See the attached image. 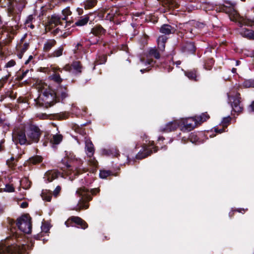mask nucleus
Here are the masks:
<instances>
[{
  "label": "nucleus",
  "mask_w": 254,
  "mask_h": 254,
  "mask_svg": "<svg viewBox=\"0 0 254 254\" xmlns=\"http://www.w3.org/2000/svg\"><path fill=\"white\" fill-rule=\"evenodd\" d=\"M36 88L41 92L39 96L34 100L37 107L47 108L56 103L57 99L59 101L60 98L63 99L67 95L66 87L61 86L55 92L48 85L41 81L37 84Z\"/></svg>",
  "instance_id": "obj_1"
},
{
  "label": "nucleus",
  "mask_w": 254,
  "mask_h": 254,
  "mask_svg": "<svg viewBox=\"0 0 254 254\" xmlns=\"http://www.w3.org/2000/svg\"><path fill=\"white\" fill-rule=\"evenodd\" d=\"M100 192L99 188L89 189L83 186L77 189L76 194L80 199L74 209L79 211L81 210L88 208L89 202L92 200L93 196L99 195Z\"/></svg>",
  "instance_id": "obj_2"
},
{
  "label": "nucleus",
  "mask_w": 254,
  "mask_h": 254,
  "mask_svg": "<svg viewBox=\"0 0 254 254\" xmlns=\"http://www.w3.org/2000/svg\"><path fill=\"white\" fill-rule=\"evenodd\" d=\"M223 12H225L231 20L238 22L240 26H254V18L252 19L247 17L241 16L235 8V3L228 0H223Z\"/></svg>",
  "instance_id": "obj_3"
},
{
  "label": "nucleus",
  "mask_w": 254,
  "mask_h": 254,
  "mask_svg": "<svg viewBox=\"0 0 254 254\" xmlns=\"http://www.w3.org/2000/svg\"><path fill=\"white\" fill-rule=\"evenodd\" d=\"M209 118V116L207 113H202L201 115L195 116L194 118L181 119L180 120L181 125L183 126L185 129L190 131L196 127L197 124H200Z\"/></svg>",
  "instance_id": "obj_4"
},
{
  "label": "nucleus",
  "mask_w": 254,
  "mask_h": 254,
  "mask_svg": "<svg viewBox=\"0 0 254 254\" xmlns=\"http://www.w3.org/2000/svg\"><path fill=\"white\" fill-rule=\"evenodd\" d=\"M229 104L231 106L232 112L240 113L243 110L241 103L240 94L235 90H232L227 93Z\"/></svg>",
  "instance_id": "obj_5"
},
{
  "label": "nucleus",
  "mask_w": 254,
  "mask_h": 254,
  "mask_svg": "<svg viewBox=\"0 0 254 254\" xmlns=\"http://www.w3.org/2000/svg\"><path fill=\"white\" fill-rule=\"evenodd\" d=\"M16 225L22 232L30 234L32 231V219L29 214H24L17 218Z\"/></svg>",
  "instance_id": "obj_6"
},
{
  "label": "nucleus",
  "mask_w": 254,
  "mask_h": 254,
  "mask_svg": "<svg viewBox=\"0 0 254 254\" xmlns=\"http://www.w3.org/2000/svg\"><path fill=\"white\" fill-rule=\"evenodd\" d=\"M41 134L42 131L38 127L35 125L30 126L26 131L28 144L37 143L40 139Z\"/></svg>",
  "instance_id": "obj_7"
},
{
  "label": "nucleus",
  "mask_w": 254,
  "mask_h": 254,
  "mask_svg": "<svg viewBox=\"0 0 254 254\" xmlns=\"http://www.w3.org/2000/svg\"><path fill=\"white\" fill-rule=\"evenodd\" d=\"M73 223L76 225L77 227L83 229H86L88 226V224L84 220L78 216H71L65 222V225L67 227L74 226Z\"/></svg>",
  "instance_id": "obj_8"
},
{
  "label": "nucleus",
  "mask_w": 254,
  "mask_h": 254,
  "mask_svg": "<svg viewBox=\"0 0 254 254\" xmlns=\"http://www.w3.org/2000/svg\"><path fill=\"white\" fill-rule=\"evenodd\" d=\"M13 139L21 145L28 144L27 136L22 128H17L13 133Z\"/></svg>",
  "instance_id": "obj_9"
},
{
  "label": "nucleus",
  "mask_w": 254,
  "mask_h": 254,
  "mask_svg": "<svg viewBox=\"0 0 254 254\" xmlns=\"http://www.w3.org/2000/svg\"><path fill=\"white\" fill-rule=\"evenodd\" d=\"M72 160L62 159L58 167L64 171H72L74 169L71 164Z\"/></svg>",
  "instance_id": "obj_10"
},
{
  "label": "nucleus",
  "mask_w": 254,
  "mask_h": 254,
  "mask_svg": "<svg viewBox=\"0 0 254 254\" xmlns=\"http://www.w3.org/2000/svg\"><path fill=\"white\" fill-rule=\"evenodd\" d=\"M59 24H62V22L60 21V18L56 16H52L46 26V29L51 30Z\"/></svg>",
  "instance_id": "obj_11"
},
{
  "label": "nucleus",
  "mask_w": 254,
  "mask_h": 254,
  "mask_svg": "<svg viewBox=\"0 0 254 254\" xmlns=\"http://www.w3.org/2000/svg\"><path fill=\"white\" fill-rule=\"evenodd\" d=\"M181 125L180 120H175L173 122H171L166 125L165 128H163V131L169 132L175 130Z\"/></svg>",
  "instance_id": "obj_12"
},
{
  "label": "nucleus",
  "mask_w": 254,
  "mask_h": 254,
  "mask_svg": "<svg viewBox=\"0 0 254 254\" xmlns=\"http://www.w3.org/2000/svg\"><path fill=\"white\" fill-rule=\"evenodd\" d=\"M85 151L87 157L91 158L93 156L95 149L94 145L91 140L86 139L85 140Z\"/></svg>",
  "instance_id": "obj_13"
},
{
  "label": "nucleus",
  "mask_w": 254,
  "mask_h": 254,
  "mask_svg": "<svg viewBox=\"0 0 254 254\" xmlns=\"http://www.w3.org/2000/svg\"><path fill=\"white\" fill-rule=\"evenodd\" d=\"M58 70L61 72H62V70L59 68L52 67V71L53 72V73L52 74H51L50 77L52 80L57 82V83H61L62 82L63 79L61 77L60 74L57 73Z\"/></svg>",
  "instance_id": "obj_14"
},
{
  "label": "nucleus",
  "mask_w": 254,
  "mask_h": 254,
  "mask_svg": "<svg viewBox=\"0 0 254 254\" xmlns=\"http://www.w3.org/2000/svg\"><path fill=\"white\" fill-rule=\"evenodd\" d=\"M61 173L57 170L48 171L46 173L47 180L48 182H51L55 179H57Z\"/></svg>",
  "instance_id": "obj_15"
},
{
  "label": "nucleus",
  "mask_w": 254,
  "mask_h": 254,
  "mask_svg": "<svg viewBox=\"0 0 254 254\" xmlns=\"http://www.w3.org/2000/svg\"><path fill=\"white\" fill-rule=\"evenodd\" d=\"M175 30L174 27L168 24H164L160 28V32L166 35L174 33Z\"/></svg>",
  "instance_id": "obj_16"
},
{
  "label": "nucleus",
  "mask_w": 254,
  "mask_h": 254,
  "mask_svg": "<svg viewBox=\"0 0 254 254\" xmlns=\"http://www.w3.org/2000/svg\"><path fill=\"white\" fill-rule=\"evenodd\" d=\"M240 34L246 38L254 39V31L247 28H241L240 30Z\"/></svg>",
  "instance_id": "obj_17"
},
{
  "label": "nucleus",
  "mask_w": 254,
  "mask_h": 254,
  "mask_svg": "<svg viewBox=\"0 0 254 254\" xmlns=\"http://www.w3.org/2000/svg\"><path fill=\"white\" fill-rule=\"evenodd\" d=\"M88 164L89 166V171L93 174H95L98 168L97 160H88Z\"/></svg>",
  "instance_id": "obj_18"
},
{
  "label": "nucleus",
  "mask_w": 254,
  "mask_h": 254,
  "mask_svg": "<svg viewBox=\"0 0 254 254\" xmlns=\"http://www.w3.org/2000/svg\"><path fill=\"white\" fill-rule=\"evenodd\" d=\"M57 42L54 39H49L44 44L43 50L45 52L49 51L52 47L55 46Z\"/></svg>",
  "instance_id": "obj_19"
},
{
  "label": "nucleus",
  "mask_w": 254,
  "mask_h": 254,
  "mask_svg": "<svg viewBox=\"0 0 254 254\" xmlns=\"http://www.w3.org/2000/svg\"><path fill=\"white\" fill-rule=\"evenodd\" d=\"M111 176H117L118 174L117 173H113L112 171L110 170H100L99 173V177L101 179H106L108 177Z\"/></svg>",
  "instance_id": "obj_20"
},
{
  "label": "nucleus",
  "mask_w": 254,
  "mask_h": 254,
  "mask_svg": "<svg viewBox=\"0 0 254 254\" xmlns=\"http://www.w3.org/2000/svg\"><path fill=\"white\" fill-rule=\"evenodd\" d=\"M52 191L50 190H43L41 193V196L43 200L50 202L51 200Z\"/></svg>",
  "instance_id": "obj_21"
},
{
  "label": "nucleus",
  "mask_w": 254,
  "mask_h": 254,
  "mask_svg": "<svg viewBox=\"0 0 254 254\" xmlns=\"http://www.w3.org/2000/svg\"><path fill=\"white\" fill-rule=\"evenodd\" d=\"M91 32L96 36H99L104 34L105 30L100 25H97L92 29Z\"/></svg>",
  "instance_id": "obj_22"
},
{
  "label": "nucleus",
  "mask_w": 254,
  "mask_h": 254,
  "mask_svg": "<svg viewBox=\"0 0 254 254\" xmlns=\"http://www.w3.org/2000/svg\"><path fill=\"white\" fill-rule=\"evenodd\" d=\"M167 40L165 36H160L158 38V47L161 50L163 51L165 48V44Z\"/></svg>",
  "instance_id": "obj_23"
},
{
  "label": "nucleus",
  "mask_w": 254,
  "mask_h": 254,
  "mask_svg": "<svg viewBox=\"0 0 254 254\" xmlns=\"http://www.w3.org/2000/svg\"><path fill=\"white\" fill-rule=\"evenodd\" d=\"M185 52H187L190 53H193L195 50V47L193 43H187L183 47Z\"/></svg>",
  "instance_id": "obj_24"
},
{
  "label": "nucleus",
  "mask_w": 254,
  "mask_h": 254,
  "mask_svg": "<svg viewBox=\"0 0 254 254\" xmlns=\"http://www.w3.org/2000/svg\"><path fill=\"white\" fill-rule=\"evenodd\" d=\"M242 86L246 88H254V79H245L242 83Z\"/></svg>",
  "instance_id": "obj_25"
},
{
  "label": "nucleus",
  "mask_w": 254,
  "mask_h": 254,
  "mask_svg": "<svg viewBox=\"0 0 254 254\" xmlns=\"http://www.w3.org/2000/svg\"><path fill=\"white\" fill-rule=\"evenodd\" d=\"M62 139L63 136L61 134H56L53 136L50 142L52 144H58L62 141Z\"/></svg>",
  "instance_id": "obj_26"
},
{
  "label": "nucleus",
  "mask_w": 254,
  "mask_h": 254,
  "mask_svg": "<svg viewBox=\"0 0 254 254\" xmlns=\"http://www.w3.org/2000/svg\"><path fill=\"white\" fill-rule=\"evenodd\" d=\"M89 20V17L87 16L81 18L78 20L75 23V25L76 26H81L86 24Z\"/></svg>",
  "instance_id": "obj_27"
},
{
  "label": "nucleus",
  "mask_w": 254,
  "mask_h": 254,
  "mask_svg": "<svg viewBox=\"0 0 254 254\" xmlns=\"http://www.w3.org/2000/svg\"><path fill=\"white\" fill-rule=\"evenodd\" d=\"M151 153L152 151H151L150 149H145L143 152L138 153L137 155V159H142L147 157Z\"/></svg>",
  "instance_id": "obj_28"
},
{
  "label": "nucleus",
  "mask_w": 254,
  "mask_h": 254,
  "mask_svg": "<svg viewBox=\"0 0 254 254\" xmlns=\"http://www.w3.org/2000/svg\"><path fill=\"white\" fill-rule=\"evenodd\" d=\"M107 61V56L105 55L99 56L98 58L96 59L95 61V64L96 65L103 64L105 63Z\"/></svg>",
  "instance_id": "obj_29"
},
{
  "label": "nucleus",
  "mask_w": 254,
  "mask_h": 254,
  "mask_svg": "<svg viewBox=\"0 0 254 254\" xmlns=\"http://www.w3.org/2000/svg\"><path fill=\"white\" fill-rule=\"evenodd\" d=\"M18 160H6V165L12 169H15L17 165V162Z\"/></svg>",
  "instance_id": "obj_30"
},
{
  "label": "nucleus",
  "mask_w": 254,
  "mask_h": 254,
  "mask_svg": "<svg viewBox=\"0 0 254 254\" xmlns=\"http://www.w3.org/2000/svg\"><path fill=\"white\" fill-rule=\"evenodd\" d=\"M21 183L23 185V188L24 189H28L31 187L32 182L28 180V178H25L21 181Z\"/></svg>",
  "instance_id": "obj_31"
},
{
  "label": "nucleus",
  "mask_w": 254,
  "mask_h": 254,
  "mask_svg": "<svg viewBox=\"0 0 254 254\" xmlns=\"http://www.w3.org/2000/svg\"><path fill=\"white\" fill-rule=\"evenodd\" d=\"M96 0H88L85 2L84 7L85 9H90L96 4Z\"/></svg>",
  "instance_id": "obj_32"
},
{
  "label": "nucleus",
  "mask_w": 254,
  "mask_h": 254,
  "mask_svg": "<svg viewBox=\"0 0 254 254\" xmlns=\"http://www.w3.org/2000/svg\"><path fill=\"white\" fill-rule=\"evenodd\" d=\"M186 76L188 77L190 79L194 80L196 81V74L195 71H188L185 72Z\"/></svg>",
  "instance_id": "obj_33"
},
{
  "label": "nucleus",
  "mask_w": 254,
  "mask_h": 254,
  "mask_svg": "<svg viewBox=\"0 0 254 254\" xmlns=\"http://www.w3.org/2000/svg\"><path fill=\"white\" fill-rule=\"evenodd\" d=\"M149 54L150 56L154 57L155 58L158 59L160 58V54L155 49H151L149 51Z\"/></svg>",
  "instance_id": "obj_34"
},
{
  "label": "nucleus",
  "mask_w": 254,
  "mask_h": 254,
  "mask_svg": "<svg viewBox=\"0 0 254 254\" xmlns=\"http://www.w3.org/2000/svg\"><path fill=\"white\" fill-rule=\"evenodd\" d=\"M63 52V48L62 47H60L57 50H56L51 55V57H59L62 55Z\"/></svg>",
  "instance_id": "obj_35"
},
{
  "label": "nucleus",
  "mask_w": 254,
  "mask_h": 254,
  "mask_svg": "<svg viewBox=\"0 0 254 254\" xmlns=\"http://www.w3.org/2000/svg\"><path fill=\"white\" fill-rule=\"evenodd\" d=\"M72 67L79 73L81 72V66L79 62H73L72 64Z\"/></svg>",
  "instance_id": "obj_36"
},
{
  "label": "nucleus",
  "mask_w": 254,
  "mask_h": 254,
  "mask_svg": "<svg viewBox=\"0 0 254 254\" xmlns=\"http://www.w3.org/2000/svg\"><path fill=\"white\" fill-rule=\"evenodd\" d=\"M29 47V44L28 43H24L23 46H21V48L19 49L20 51V53L18 55V57L20 59H21L22 57L23 53L27 50Z\"/></svg>",
  "instance_id": "obj_37"
},
{
  "label": "nucleus",
  "mask_w": 254,
  "mask_h": 254,
  "mask_svg": "<svg viewBox=\"0 0 254 254\" xmlns=\"http://www.w3.org/2000/svg\"><path fill=\"white\" fill-rule=\"evenodd\" d=\"M62 13L64 16V17L62 18L63 20H66L67 17L71 14V12L69 7H66L62 11Z\"/></svg>",
  "instance_id": "obj_38"
},
{
  "label": "nucleus",
  "mask_w": 254,
  "mask_h": 254,
  "mask_svg": "<svg viewBox=\"0 0 254 254\" xmlns=\"http://www.w3.org/2000/svg\"><path fill=\"white\" fill-rule=\"evenodd\" d=\"M231 121V118L229 116L223 118V132L226 131L225 127H227L230 124Z\"/></svg>",
  "instance_id": "obj_39"
},
{
  "label": "nucleus",
  "mask_w": 254,
  "mask_h": 254,
  "mask_svg": "<svg viewBox=\"0 0 254 254\" xmlns=\"http://www.w3.org/2000/svg\"><path fill=\"white\" fill-rule=\"evenodd\" d=\"M50 230V227L47 224H43L41 226V233H47Z\"/></svg>",
  "instance_id": "obj_40"
},
{
  "label": "nucleus",
  "mask_w": 254,
  "mask_h": 254,
  "mask_svg": "<svg viewBox=\"0 0 254 254\" xmlns=\"http://www.w3.org/2000/svg\"><path fill=\"white\" fill-rule=\"evenodd\" d=\"M4 191L8 192H12L14 191V188L12 185L6 184Z\"/></svg>",
  "instance_id": "obj_41"
},
{
  "label": "nucleus",
  "mask_w": 254,
  "mask_h": 254,
  "mask_svg": "<svg viewBox=\"0 0 254 254\" xmlns=\"http://www.w3.org/2000/svg\"><path fill=\"white\" fill-rule=\"evenodd\" d=\"M61 190V187L60 186H58L52 193L55 197H57L59 195Z\"/></svg>",
  "instance_id": "obj_42"
},
{
  "label": "nucleus",
  "mask_w": 254,
  "mask_h": 254,
  "mask_svg": "<svg viewBox=\"0 0 254 254\" xmlns=\"http://www.w3.org/2000/svg\"><path fill=\"white\" fill-rule=\"evenodd\" d=\"M65 158H66V159H72V158L74 157L73 153L70 151L66 150L65 151Z\"/></svg>",
  "instance_id": "obj_43"
},
{
  "label": "nucleus",
  "mask_w": 254,
  "mask_h": 254,
  "mask_svg": "<svg viewBox=\"0 0 254 254\" xmlns=\"http://www.w3.org/2000/svg\"><path fill=\"white\" fill-rule=\"evenodd\" d=\"M0 254H12L7 248H0Z\"/></svg>",
  "instance_id": "obj_44"
},
{
  "label": "nucleus",
  "mask_w": 254,
  "mask_h": 254,
  "mask_svg": "<svg viewBox=\"0 0 254 254\" xmlns=\"http://www.w3.org/2000/svg\"><path fill=\"white\" fill-rule=\"evenodd\" d=\"M43 160H27V162L32 163L34 165H36L41 163Z\"/></svg>",
  "instance_id": "obj_45"
},
{
  "label": "nucleus",
  "mask_w": 254,
  "mask_h": 254,
  "mask_svg": "<svg viewBox=\"0 0 254 254\" xmlns=\"http://www.w3.org/2000/svg\"><path fill=\"white\" fill-rule=\"evenodd\" d=\"M15 64V62L13 60L9 61L5 65L6 67H10L13 66Z\"/></svg>",
  "instance_id": "obj_46"
},
{
  "label": "nucleus",
  "mask_w": 254,
  "mask_h": 254,
  "mask_svg": "<svg viewBox=\"0 0 254 254\" xmlns=\"http://www.w3.org/2000/svg\"><path fill=\"white\" fill-rule=\"evenodd\" d=\"M190 141L194 143L197 140V136L194 134H192L190 138Z\"/></svg>",
  "instance_id": "obj_47"
},
{
  "label": "nucleus",
  "mask_w": 254,
  "mask_h": 254,
  "mask_svg": "<svg viewBox=\"0 0 254 254\" xmlns=\"http://www.w3.org/2000/svg\"><path fill=\"white\" fill-rule=\"evenodd\" d=\"M72 64L71 65H69V64H66L65 65L64 67V69L66 70V71H71V69H72Z\"/></svg>",
  "instance_id": "obj_48"
},
{
  "label": "nucleus",
  "mask_w": 254,
  "mask_h": 254,
  "mask_svg": "<svg viewBox=\"0 0 254 254\" xmlns=\"http://www.w3.org/2000/svg\"><path fill=\"white\" fill-rule=\"evenodd\" d=\"M43 234L42 233H40L39 234H38L34 236V238L36 239V240H41V239L43 237Z\"/></svg>",
  "instance_id": "obj_49"
},
{
  "label": "nucleus",
  "mask_w": 254,
  "mask_h": 254,
  "mask_svg": "<svg viewBox=\"0 0 254 254\" xmlns=\"http://www.w3.org/2000/svg\"><path fill=\"white\" fill-rule=\"evenodd\" d=\"M33 19V17L32 15L28 16V17H27V18L26 19V23L27 24L30 23V22L32 21Z\"/></svg>",
  "instance_id": "obj_50"
},
{
  "label": "nucleus",
  "mask_w": 254,
  "mask_h": 254,
  "mask_svg": "<svg viewBox=\"0 0 254 254\" xmlns=\"http://www.w3.org/2000/svg\"><path fill=\"white\" fill-rule=\"evenodd\" d=\"M28 206V203L26 201L22 202L20 204V207L22 208H26Z\"/></svg>",
  "instance_id": "obj_51"
},
{
  "label": "nucleus",
  "mask_w": 254,
  "mask_h": 254,
  "mask_svg": "<svg viewBox=\"0 0 254 254\" xmlns=\"http://www.w3.org/2000/svg\"><path fill=\"white\" fill-rule=\"evenodd\" d=\"M249 110L250 112H254V101L249 106Z\"/></svg>",
  "instance_id": "obj_52"
},
{
  "label": "nucleus",
  "mask_w": 254,
  "mask_h": 254,
  "mask_svg": "<svg viewBox=\"0 0 254 254\" xmlns=\"http://www.w3.org/2000/svg\"><path fill=\"white\" fill-rule=\"evenodd\" d=\"M28 72V70H27L25 72H23L21 75H20L18 77L19 80H22L24 77L26 75L27 73Z\"/></svg>",
  "instance_id": "obj_53"
},
{
  "label": "nucleus",
  "mask_w": 254,
  "mask_h": 254,
  "mask_svg": "<svg viewBox=\"0 0 254 254\" xmlns=\"http://www.w3.org/2000/svg\"><path fill=\"white\" fill-rule=\"evenodd\" d=\"M13 8L12 6H10L8 8V13L9 16H11L13 12Z\"/></svg>",
  "instance_id": "obj_54"
},
{
  "label": "nucleus",
  "mask_w": 254,
  "mask_h": 254,
  "mask_svg": "<svg viewBox=\"0 0 254 254\" xmlns=\"http://www.w3.org/2000/svg\"><path fill=\"white\" fill-rule=\"evenodd\" d=\"M60 30V29H59V28H56L55 30H54L53 31V33L54 35H56L57 34H58L59 33V31Z\"/></svg>",
  "instance_id": "obj_55"
},
{
  "label": "nucleus",
  "mask_w": 254,
  "mask_h": 254,
  "mask_svg": "<svg viewBox=\"0 0 254 254\" xmlns=\"http://www.w3.org/2000/svg\"><path fill=\"white\" fill-rule=\"evenodd\" d=\"M214 131L216 133H218L219 134H221L222 131H221V129H218L217 128L215 127L214 128Z\"/></svg>",
  "instance_id": "obj_56"
},
{
  "label": "nucleus",
  "mask_w": 254,
  "mask_h": 254,
  "mask_svg": "<svg viewBox=\"0 0 254 254\" xmlns=\"http://www.w3.org/2000/svg\"><path fill=\"white\" fill-rule=\"evenodd\" d=\"M32 58H33V57H32V56H29V57L28 60H27V61L25 62V64H28L29 63V61H30Z\"/></svg>",
  "instance_id": "obj_57"
},
{
  "label": "nucleus",
  "mask_w": 254,
  "mask_h": 254,
  "mask_svg": "<svg viewBox=\"0 0 254 254\" xmlns=\"http://www.w3.org/2000/svg\"><path fill=\"white\" fill-rule=\"evenodd\" d=\"M231 62L233 64H235L236 65H238L239 64V61H232Z\"/></svg>",
  "instance_id": "obj_58"
},
{
  "label": "nucleus",
  "mask_w": 254,
  "mask_h": 254,
  "mask_svg": "<svg viewBox=\"0 0 254 254\" xmlns=\"http://www.w3.org/2000/svg\"><path fill=\"white\" fill-rule=\"evenodd\" d=\"M3 207L1 205V204H0V214L3 213Z\"/></svg>",
  "instance_id": "obj_59"
},
{
  "label": "nucleus",
  "mask_w": 254,
  "mask_h": 254,
  "mask_svg": "<svg viewBox=\"0 0 254 254\" xmlns=\"http://www.w3.org/2000/svg\"><path fill=\"white\" fill-rule=\"evenodd\" d=\"M127 160V163H128V165H129V164H130V163L131 162H132L134 163V162H135V161L136 160H129V159H128V160Z\"/></svg>",
  "instance_id": "obj_60"
},
{
  "label": "nucleus",
  "mask_w": 254,
  "mask_h": 254,
  "mask_svg": "<svg viewBox=\"0 0 254 254\" xmlns=\"http://www.w3.org/2000/svg\"><path fill=\"white\" fill-rule=\"evenodd\" d=\"M153 63V60H148L147 61V64H151Z\"/></svg>",
  "instance_id": "obj_61"
},
{
  "label": "nucleus",
  "mask_w": 254,
  "mask_h": 254,
  "mask_svg": "<svg viewBox=\"0 0 254 254\" xmlns=\"http://www.w3.org/2000/svg\"><path fill=\"white\" fill-rule=\"evenodd\" d=\"M2 142L0 143V151L2 150L3 149V146L2 145Z\"/></svg>",
  "instance_id": "obj_62"
},
{
  "label": "nucleus",
  "mask_w": 254,
  "mask_h": 254,
  "mask_svg": "<svg viewBox=\"0 0 254 254\" xmlns=\"http://www.w3.org/2000/svg\"><path fill=\"white\" fill-rule=\"evenodd\" d=\"M237 211L239 212H242V211H243L244 212H245V210L244 209H237L236 210Z\"/></svg>",
  "instance_id": "obj_63"
},
{
  "label": "nucleus",
  "mask_w": 254,
  "mask_h": 254,
  "mask_svg": "<svg viewBox=\"0 0 254 254\" xmlns=\"http://www.w3.org/2000/svg\"><path fill=\"white\" fill-rule=\"evenodd\" d=\"M232 72L233 73H235L236 72V69L235 68H233L232 69Z\"/></svg>",
  "instance_id": "obj_64"
}]
</instances>
